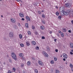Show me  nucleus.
<instances>
[{"mask_svg":"<svg viewBox=\"0 0 73 73\" xmlns=\"http://www.w3.org/2000/svg\"><path fill=\"white\" fill-rule=\"evenodd\" d=\"M11 57H12V58L14 59L15 60H16L17 58L16 57V54L14 52H12L11 54Z\"/></svg>","mask_w":73,"mask_h":73,"instance_id":"obj_1","label":"nucleus"},{"mask_svg":"<svg viewBox=\"0 0 73 73\" xmlns=\"http://www.w3.org/2000/svg\"><path fill=\"white\" fill-rule=\"evenodd\" d=\"M65 6H66V7L67 8H70L71 7V4L69 3H68L65 4Z\"/></svg>","mask_w":73,"mask_h":73,"instance_id":"obj_2","label":"nucleus"},{"mask_svg":"<svg viewBox=\"0 0 73 73\" xmlns=\"http://www.w3.org/2000/svg\"><path fill=\"white\" fill-rule=\"evenodd\" d=\"M13 34L12 32H10L9 34V37H13Z\"/></svg>","mask_w":73,"mask_h":73,"instance_id":"obj_3","label":"nucleus"},{"mask_svg":"<svg viewBox=\"0 0 73 73\" xmlns=\"http://www.w3.org/2000/svg\"><path fill=\"white\" fill-rule=\"evenodd\" d=\"M38 62L39 64H40V65H41V66H43V65H44V64H43L42 62L39 60L38 61Z\"/></svg>","mask_w":73,"mask_h":73,"instance_id":"obj_4","label":"nucleus"},{"mask_svg":"<svg viewBox=\"0 0 73 73\" xmlns=\"http://www.w3.org/2000/svg\"><path fill=\"white\" fill-rule=\"evenodd\" d=\"M60 14L61 15V16H64V10H63L61 11L60 12Z\"/></svg>","mask_w":73,"mask_h":73,"instance_id":"obj_5","label":"nucleus"},{"mask_svg":"<svg viewBox=\"0 0 73 73\" xmlns=\"http://www.w3.org/2000/svg\"><path fill=\"white\" fill-rule=\"evenodd\" d=\"M11 21L12 23H15V22H16V20L15 19H13L12 18H11Z\"/></svg>","mask_w":73,"mask_h":73,"instance_id":"obj_6","label":"nucleus"},{"mask_svg":"<svg viewBox=\"0 0 73 73\" xmlns=\"http://www.w3.org/2000/svg\"><path fill=\"white\" fill-rule=\"evenodd\" d=\"M63 56L65 58H68V56L65 53H64L63 54Z\"/></svg>","mask_w":73,"mask_h":73,"instance_id":"obj_7","label":"nucleus"},{"mask_svg":"<svg viewBox=\"0 0 73 73\" xmlns=\"http://www.w3.org/2000/svg\"><path fill=\"white\" fill-rule=\"evenodd\" d=\"M19 56H20V57L23 58V57H24V54L22 53H20V54H19Z\"/></svg>","mask_w":73,"mask_h":73,"instance_id":"obj_8","label":"nucleus"},{"mask_svg":"<svg viewBox=\"0 0 73 73\" xmlns=\"http://www.w3.org/2000/svg\"><path fill=\"white\" fill-rule=\"evenodd\" d=\"M69 15V13L68 12H66L64 11V15L66 16H67Z\"/></svg>","mask_w":73,"mask_h":73,"instance_id":"obj_9","label":"nucleus"},{"mask_svg":"<svg viewBox=\"0 0 73 73\" xmlns=\"http://www.w3.org/2000/svg\"><path fill=\"white\" fill-rule=\"evenodd\" d=\"M46 50L48 52H49L50 51V48L49 47L47 46L46 48Z\"/></svg>","mask_w":73,"mask_h":73,"instance_id":"obj_10","label":"nucleus"},{"mask_svg":"<svg viewBox=\"0 0 73 73\" xmlns=\"http://www.w3.org/2000/svg\"><path fill=\"white\" fill-rule=\"evenodd\" d=\"M19 15L20 16V17H24V15L23 14V13H19Z\"/></svg>","mask_w":73,"mask_h":73,"instance_id":"obj_11","label":"nucleus"},{"mask_svg":"<svg viewBox=\"0 0 73 73\" xmlns=\"http://www.w3.org/2000/svg\"><path fill=\"white\" fill-rule=\"evenodd\" d=\"M26 20H28V21H29L31 19L29 17L27 16L26 17Z\"/></svg>","mask_w":73,"mask_h":73,"instance_id":"obj_12","label":"nucleus"},{"mask_svg":"<svg viewBox=\"0 0 73 73\" xmlns=\"http://www.w3.org/2000/svg\"><path fill=\"white\" fill-rule=\"evenodd\" d=\"M40 28L41 29L43 30L45 29V27H44L43 26H42L40 27Z\"/></svg>","mask_w":73,"mask_h":73,"instance_id":"obj_13","label":"nucleus"},{"mask_svg":"<svg viewBox=\"0 0 73 73\" xmlns=\"http://www.w3.org/2000/svg\"><path fill=\"white\" fill-rule=\"evenodd\" d=\"M72 12H73V11L71 10H69L68 11V13H72Z\"/></svg>","mask_w":73,"mask_h":73,"instance_id":"obj_14","label":"nucleus"},{"mask_svg":"<svg viewBox=\"0 0 73 73\" xmlns=\"http://www.w3.org/2000/svg\"><path fill=\"white\" fill-rule=\"evenodd\" d=\"M32 44L33 45H36V42L35 41H33L32 42H31Z\"/></svg>","mask_w":73,"mask_h":73,"instance_id":"obj_15","label":"nucleus"},{"mask_svg":"<svg viewBox=\"0 0 73 73\" xmlns=\"http://www.w3.org/2000/svg\"><path fill=\"white\" fill-rule=\"evenodd\" d=\"M62 31L63 32H66V30L65 28V29H62Z\"/></svg>","mask_w":73,"mask_h":73,"instance_id":"obj_16","label":"nucleus"},{"mask_svg":"<svg viewBox=\"0 0 73 73\" xmlns=\"http://www.w3.org/2000/svg\"><path fill=\"white\" fill-rule=\"evenodd\" d=\"M27 64L28 65H30L31 64V62L30 61H28L27 63Z\"/></svg>","mask_w":73,"mask_h":73,"instance_id":"obj_17","label":"nucleus"},{"mask_svg":"<svg viewBox=\"0 0 73 73\" xmlns=\"http://www.w3.org/2000/svg\"><path fill=\"white\" fill-rule=\"evenodd\" d=\"M71 48H73V43H71L70 45Z\"/></svg>","mask_w":73,"mask_h":73,"instance_id":"obj_18","label":"nucleus"},{"mask_svg":"<svg viewBox=\"0 0 73 73\" xmlns=\"http://www.w3.org/2000/svg\"><path fill=\"white\" fill-rule=\"evenodd\" d=\"M26 44L28 46H29V45H30V44H29V42H26Z\"/></svg>","mask_w":73,"mask_h":73,"instance_id":"obj_19","label":"nucleus"},{"mask_svg":"<svg viewBox=\"0 0 73 73\" xmlns=\"http://www.w3.org/2000/svg\"><path fill=\"white\" fill-rule=\"evenodd\" d=\"M44 56L45 57H48V54L46 53H44Z\"/></svg>","mask_w":73,"mask_h":73,"instance_id":"obj_20","label":"nucleus"},{"mask_svg":"<svg viewBox=\"0 0 73 73\" xmlns=\"http://www.w3.org/2000/svg\"><path fill=\"white\" fill-rule=\"evenodd\" d=\"M35 73H38V71L37 69H35L34 70Z\"/></svg>","mask_w":73,"mask_h":73,"instance_id":"obj_21","label":"nucleus"},{"mask_svg":"<svg viewBox=\"0 0 73 73\" xmlns=\"http://www.w3.org/2000/svg\"><path fill=\"white\" fill-rule=\"evenodd\" d=\"M34 33L36 35H38V32H37V31L35 32Z\"/></svg>","mask_w":73,"mask_h":73,"instance_id":"obj_22","label":"nucleus"},{"mask_svg":"<svg viewBox=\"0 0 73 73\" xmlns=\"http://www.w3.org/2000/svg\"><path fill=\"white\" fill-rule=\"evenodd\" d=\"M56 16H58V15H59V12H58V11H57L56 13Z\"/></svg>","mask_w":73,"mask_h":73,"instance_id":"obj_23","label":"nucleus"},{"mask_svg":"<svg viewBox=\"0 0 73 73\" xmlns=\"http://www.w3.org/2000/svg\"><path fill=\"white\" fill-rule=\"evenodd\" d=\"M61 35L62 37H64V33H61Z\"/></svg>","mask_w":73,"mask_h":73,"instance_id":"obj_24","label":"nucleus"},{"mask_svg":"<svg viewBox=\"0 0 73 73\" xmlns=\"http://www.w3.org/2000/svg\"><path fill=\"white\" fill-rule=\"evenodd\" d=\"M28 34L29 35H31V32L29 31H28L27 32Z\"/></svg>","mask_w":73,"mask_h":73,"instance_id":"obj_25","label":"nucleus"},{"mask_svg":"<svg viewBox=\"0 0 73 73\" xmlns=\"http://www.w3.org/2000/svg\"><path fill=\"white\" fill-rule=\"evenodd\" d=\"M42 17L44 19L45 17V15L44 14H42Z\"/></svg>","mask_w":73,"mask_h":73,"instance_id":"obj_26","label":"nucleus"},{"mask_svg":"<svg viewBox=\"0 0 73 73\" xmlns=\"http://www.w3.org/2000/svg\"><path fill=\"white\" fill-rule=\"evenodd\" d=\"M41 21L43 24H45V21L44 20H42Z\"/></svg>","mask_w":73,"mask_h":73,"instance_id":"obj_27","label":"nucleus"},{"mask_svg":"<svg viewBox=\"0 0 73 73\" xmlns=\"http://www.w3.org/2000/svg\"><path fill=\"white\" fill-rule=\"evenodd\" d=\"M55 72L56 73H60V71H59V70H56L55 71Z\"/></svg>","mask_w":73,"mask_h":73,"instance_id":"obj_28","label":"nucleus"},{"mask_svg":"<svg viewBox=\"0 0 73 73\" xmlns=\"http://www.w3.org/2000/svg\"><path fill=\"white\" fill-rule=\"evenodd\" d=\"M61 17H62V16H59L58 17V19H59V20H60V19H61Z\"/></svg>","mask_w":73,"mask_h":73,"instance_id":"obj_29","label":"nucleus"},{"mask_svg":"<svg viewBox=\"0 0 73 73\" xmlns=\"http://www.w3.org/2000/svg\"><path fill=\"white\" fill-rule=\"evenodd\" d=\"M13 72H15L16 71V68H13Z\"/></svg>","mask_w":73,"mask_h":73,"instance_id":"obj_30","label":"nucleus"},{"mask_svg":"<svg viewBox=\"0 0 73 73\" xmlns=\"http://www.w3.org/2000/svg\"><path fill=\"white\" fill-rule=\"evenodd\" d=\"M20 46L22 47H23L24 46V45L23 44H20Z\"/></svg>","mask_w":73,"mask_h":73,"instance_id":"obj_31","label":"nucleus"},{"mask_svg":"<svg viewBox=\"0 0 73 73\" xmlns=\"http://www.w3.org/2000/svg\"><path fill=\"white\" fill-rule=\"evenodd\" d=\"M19 37H20V38H22V37H23V36L21 35H19Z\"/></svg>","mask_w":73,"mask_h":73,"instance_id":"obj_32","label":"nucleus"},{"mask_svg":"<svg viewBox=\"0 0 73 73\" xmlns=\"http://www.w3.org/2000/svg\"><path fill=\"white\" fill-rule=\"evenodd\" d=\"M54 61H56L57 60V58H54Z\"/></svg>","mask_w":73,"mask_h":73,"instance_id":"obj_33","label":"nucleus"},{"mask_svg":"<svg viewBox=\"0 0 73 73\" xmlns=\"http://www.w3.org/2000/svg\"><path fill=\"white\" fill-rule=\"evenodd\" d=\"M38 13L39 15H41V13L40 11H38Z\"/></svg>","mask_w":73,"mask_h":73,"instance_id":"obj_34","label":"nucleus"},{"mask_svg":"<svg viewBox=\"0 0 73 73\" xmlns=\"http://www.w3.org/2000/svg\"><path fill=\"white\" fill-rule=\"evenodd\" d=\"M36 49H37V50H38V49H39V47H38V46H37L36 47Z\"/></svg>","mask_w":73,"mask_h":73,"instance_id":"obj_35","label":"nucleus"},{"mask_svg":"<svg viewBox=\"0 0 73 73\" xmlns=\"http://www.w3.org/2000/svg\"><path fill=\"white\" fill-rule=\"evenodd\" d=\"M51 64H54V61L53 60H52L51 61Z\"/></svg>","mask_w":73,"mask_h":73,"instance_id":"obj_36","label":"nucleus"},{"mask_svg":"<svg viewBox=\"0 0 73 73\" xmlns=\"http://www.w3.org/2000/svg\"><path fill=\"white\" fill-rule=\"evenodd\" d=\"M70 66L71 68H73V65H72V64H70Z\"/></svg>","mask_w":73,"mask_h":73,"instance_id":"obj_37","label":"nucleus"},{"mask_svg":"<svg viewBox=\"0 0 73 73\" xmlns=\"http://www.w3.org/2000/svg\"><path fill=\"white\" fill-rule=\"evenodd\" d=\"M25 27L27 28H28L29 27H28V25H25Z\"/></svg>","mask_w":73,"mask_h":73,"instance_id":"obj_38","label":"nucleus"},{"mask_svg":"<svg viewBox=\"0 0 73 73\" xmlns=\"http://www.w3.org/2000/svg\"><path fill=\"white\" fill-rule=\"evenodd\" d=\"M12 72H11V70H9L8 71V72L7 73H12Z\"/></svg>","mask_w":73,"mask_h":73,"instance_id":"obj_39","label":"nucleus"},{"mask_svg":"<svg viewBox=\"0 0 73 73\" xmlns=\"http://www.w3.org/2000/svg\"><path fill=\"white\" fill-rule=\"evenodd\" d=\"M32 29H34L35 28V26H32Z\"/></svg>","mask_w":73,"mask_h":73,"instance_id":"obj_40","label":"nucleus"},{"mask_svg":"<svg viewBox=\"0 0 73 73\" xmlns=\"http://www.w3.org/2000/svg\"><path fill=\"white\" fill-rule=\"evenodd\" d=\"M50 71L51 72H53V70L52 69H50Z\"/></svg>","mask_w":73,"mask_h":73,"instance_id":"obj_41","label":"nucleus"},{"mask_svg":"<svg viewBox=\"0 0 73 73\" xmlns=\"http://www.w3.org/2000/svg\"><path fill=\"white\" fill-rule=\"evenodd\" d=\"M45 38V37L44 36H43L42 37V39H44Z\"/></svg>","mask_w":73,"mask_h":73,"instance_id":"obj_42","label":"nucleus"},{"mask_svg":"<svg viewBox=\"0 0 73 73\" xmlns=\"http://www.w3.org/2000/svg\"><path fill=\"white\" fill-rule=\"evenodd\" d=\"M22 58V59L23 60H25V57L23 58H23Z\"/></svg>","mask_w":73,"mask_h":73,"instance_id":"obj_43","label":"nucleus"},{"mask_svg":"<svg viewBox=\"0 0 73 73\" xmlns=\"http://www.w3.org/2000/svg\"><path fill=\"white\" fill-rule=\"evenodd\" d=\"M11 61H12V59H9V62H11Z\"/></svg>","mask_w":73,"mask_h":73,"instance_id":"obj_44","label":"nucleus"},{"mask_svg":"<svg viewBox=\"0 0 73 73\" xmlns=\"http://www.w3.org/2000/svg\"><path fill=\"white\" fill-rule=\"evenodd\" d=\"M23 66H24V64H21V67H23Z\"/></svg>","mask_w":73,"mask_h":73,"instance_id":"obj_45","label":"nucleus"},{"mask_svg":"<svg viewBox=\"0 0 73 73\" xmlns=\"http://www.w3.org/2000/svg\"><path fill=\"white\" fill-rule=\"evenodd\" d=\"M21 20H22L23 21H24V20H25L24 19V18H22L21 19Z\"/></svg>","mask_w":73,"mask_h":73,"instance_id":"obj_46","label":"nucleus"},{"mask_svg":"<svg viewBox=\"0 0 73 73\" xmlns=\"http://www.w3.org/2000/svg\"><path fill=\"white\" fill-rule=\"evenodd\" d=\"M32 59L33 60H35V58H34L33 57Z\"/></svg>","mask_w":73,"mask_h":73,"instance_id":"obj_47","label":"nucleus"},{"mask_svg":"<svg viewBox=\"0 0 73 73\" xmlns=\"http://www.w3.org/2000/svg\"><path fill=\"white\" fill-rule=\"evenodd\" d=\"M55 51L56 52H58V49L56 50Z\"/></svg>","mask_w":73,"mask_h":73,"instance_id":"obj_48","label":"nucleus"},{"mask_svg":"<svg viewBox=\"0 0 73 73\" xmlns=\"http://www.w3.org/2000/svg\"><path fill=\"white\" fill-rule=\"evenodd\" d=\"M58 32L59 33H61V31H58Z\"/></svg>","mask_w":73,"mask_h":73,"instance_id":"obj_49","label":"nucleus"},{"mask_svg":"<svg viewBox=\"0 0 73 73\" xmlns=\"http://www.w3.org/2000/svg\"><path fill=\"white\" fill-rule=\"evenodd\" d=\"M54 41L55 42H56V41H57V39H54Z\"/></svg>","mask_w":73,"mask_h":73,"instance_id":"obj_50","label":"nucleus"},{"mask_svg":"<svg viewBox=\"0 0 73 73\" xmlns=\"http://www.w3.org/2000/svg\"><path fill=\"white\" fill-rule=\"evenodd\" d=\"M70 54H73V53H72V52H70Z\"/></svg>","mask_w":73,"mask_h":73,"instance_id":"obj_51","label":"nucleus"},{"mask_svg":"<svg viewBox=\"0 0 73 73\" xmlns=\"http://www.w3.org/2000/svg\"><path fill=\"white\" fill-rule=\"evenodd\" d=\"M68 32L69 33H71V31L70 30H68Z\"/></svg>","mask_w":73,"mask_h":73,"instance_id":"obj_52","label":"nucleus"},{"mask_svg":"<svg viewBox=\"0 0 73 73\" xmlns=\"http://www.w3.org/2000/svg\"><path fill=\"white\" fill-rule=\"evenodd\" d=\"M25 25H28V24L27 23H25Z\"/></svg>","mask_w":73,"mask_h":73,"instance_id":"obj_53","label":"nucleus"},{"mask_svg":"<svg viewBox=\"0 0 73 73\" xmlns=\"http://www.w3.org/2000/svg\"><path fill=\"white\" fill-rule=\"evenodd\" d=\"M55 8H56V9H58V7L57 6H55Z\"/></svg>","mask_w":73,"mask_h":73,"instance_id":"obj_54","label":"nucleus"},{"mask_svg":"<svg viewBox=\"0 0 73 73\" xmlns=\"http://www.w3.org/2000/svg\"><path fill=\"white\" fill-rule=\"evenodd\" d=\"M18 26L20 27V23H18Z\"/></svg>","mask_w":73,"mask_h":73,"instance_id":"obj_55","label":"nucleus"},{"mask_svg":"<svg viewBox=\"0 0 73 73\" xmlns=\"http://www.w3.org/2000/svg\"><path fill=\"white\" fill-rule=\"evenodd\" d=\"M50 34H52V32L50 31Z\"/></svg>","mask_w":73,"mask_h":73,"instance_id":"obj_56","label":"nucleus"},{"mask_svg":"<svg viewBox=\"0 0 73 73\" xmlns=\"http://www.w3.org/2000/svg\"><path fill=\"white\" fill-rule=\"evenodd\" d=\"M57 36H60V35H59V34H57Z\"/></svg>","mask_w":73,"mask_h":73,"instance_id":"obj_57","label":"nucleus"},{"mask_svg":"<svg viewBox=\"0 0 73 73\" xmlns=\"http://www.w3.org/2000/svg\"><path fill=\"white\" fill-rule=\"evenodd\" d=\"M71 23L72 24H73V21H71Z\"/></svg>","mask_w":73,"mask_h":73,"instance_id":"obj_58","label":"nucleus"},{"mask_svg":"<svg viewBox=\"0 0 73 73\" xmlns=\"http://www.w3.org/2000/svg\"><path fill=\"white\" fill-rule=\"evenodd\" d=\"M63 61H65L66 60V59H65V58H64L63 59Z\"/></svg>","mask_w":73,"mask_h":73,"instance_id":"obj_59","label":"nucleus"},{"mask_svg":"<svg viewBox=\"0 0 73 73\" xmlns=\"http://www.w3.org/2000/svg\"><path fill=\"white\" fill-rule=\"evenodd\" d=\"M3 64H4V65H5V62H3Z\"/></svg>","mask_w":73,"mask_h":73,"instance_id":"obj_60","label":"nucleus"},{"mask_svg":"<svg viewBox=\"0 0 73 73\" xmlns=\"http://www.w3.org/2000/svg\"><path fill=\"white\" fill-rule=\"evenodd\" d=\"M17 1H20V0H17Z\"/></svg>","mask_w":73,"mask_h":73,"instance_id":"obj_61","label":"nucleus"},{"mask_svg":"<svg viewBox=\"0 0 73 73\" xmlns=\"http://www.w3.org/2000/svg\"><path fill=\"white\" fill-rule=\"evenodd\" d=\"M52 36V37L53 38H54V37H53V36Z\"/></svg>","mask_w":73,"mask_h":73,"instance_id":"obj_62","label":"nucleus"},{"mask_svg":"<svg viewBox=\"0 0 73 73\" xmlns=\"http://www.w3.org/2000/svg\"><path fill=\"white\" fill-rule=\"evenodd\" d=\"M71 51L72 52H73V50H71Z\"/></svg>","mask_w":73,"mask_h":73,"instance_id":"obj_63","label":"nucleus"},{"mask_svg":"<svg viewBox=\"0 0 73 73\" xmlns=\"http://www.w3.org/2000/svg\"><path fill=\"white\" fill-rule=\"evenodd\" d=\"M44 11L43 10H42V12H44Z\"/></svg>","mask_w":73,"mask_h":73,"instance_id":"obj_64","label":"nucleus"}]
</instances>
